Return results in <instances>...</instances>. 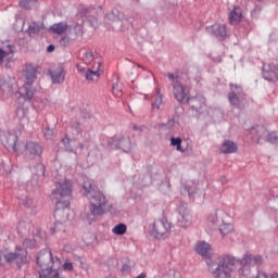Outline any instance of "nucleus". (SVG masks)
Wrapping results in <instances>:
<instances>
[{
	"mask_svg": "<svg viewBox=\"0 0 278 278\" xmlns=\"http://www.w3.org/2000/svg\"><path fill=\"white\" fill-rule=\"evenodd\" d=\"M80 149H84V144H80Z\"/></svg>",
	"mask_w": 278,
	"mask_h": 278,
	"instance_id": "55",
	"label": "nucleus"
},
{
	"mask_svg": "<svg viewBox=\"0 0 278 278\" xmlns=\"http://www.w3.org/2000/svg\"><path fill=\"white\" fill-rule=\"evenodd\" d=\"M220 153H224V155H229L231 153H237L238 152V143L226 139L223 141V143L219 147Z\"/></svg>",
	"mask_w": 278,
	"mask_h": 278,
	"instance_id": "19",
	"label": "nucleus"
},
{
	"mask_svg": "<svg viewBox=\"0 0 278 278\" xmlns=\"http://www.w3.org/2000/svg\"><path fill=\"white\" fill-rule=\"evenodd\" d=\"M62 226H63L62 223L56 222L54 224V227L50 228V233H52V235L58 231V229H60Z\"/></svg>",
	"mask_w": 278,
	"mask_h": 278,
	"instance_id": "43",
	"label": "nucleus"
},
{
	"mask_svg": "<svg viewBox=\"0 0 278 278\" xmlns=\"http://www.w3.org/2000/svg\"><path fill=\"white\" fill-rule=\"evenodd\" d=\"M83 190H85V197L89 201V220H94L97 216H102L105 213V205H108V198L101 192L94 185L92 180H85L83 184Z\"/></svg>",
	"mask_w": 278,
	"mask_h": 278,
	"instance_id": "1",
	"label": "nucleus"
},
{
	"mask_svg": "<svg viewBox=\"0 0 278 278\" xmlns=\"http://www.w3.org/2000/svg\"><path fill=\"white\" fill-rule=\"evenodd\" d=\"M131 127L135 131H142L143 129H146L144 126H138L137 124H131Z\"/></svg>",
	"mask_w": 278,
	"mask_h": 278,
	"instance_id": "45",
	"label": "nucleus"
},
{
	"mask_svg": "<svg viewBox=\"0 0 278 278\" xmlns=\"http://www.w3.org/2000/svg\"><path fill=\"white\" fill-rule=\"evenodd\" d=\"M195 252L198 255H201L202 257H205L206 260H210L212 255V245L205 241H199L195 244Z\"/></svg>",
	"mask_w": 278,
	"mask_h": 278,
	"instance_id": "18",
	"label": "nucleus"
},
{
	"mask_svg": "<svg viewBox=\"0 0 278 278\" xmlns=\"http://www.w3.org/2000/svg\"><path fill=\"white\" fill-rule=\"evenodd\" d=\"M40 31V25H38L36 22H33L28 26V34L29 36H36Z\"/></svg>",
	"mask_w": 278,
	"mask_h": 278,
	"instance_id": "34",
	"label": "nucleus"
},
{
	"mask_svg": "<svg viewBox=\"0 0 278 278\" xmlns=\"http://www.w3.org/2000/svg\"><path fill=\"white\" fill-rule=\"evenodd\" d=\"M184 190L185 192H188V195L191 199H194L195 194H199V192H201V189L199 188V184L192 180H189L185 184Z\"/></svg>",
	"mask_w": 278,
	"mask_h": 278,
	"instance_id": "23",
	"label": "nucleus"
},
{
	"mask_svg": "<svg viewBox=\"0 0 278 278\" xmlns=\"http://www.w3.org/2000/svg\"><path fill=\"white\" fill-rule=\"evenodd\" d=\"M4 260L9 264H13V262H15L18 268H21L23 264H27V250L16 245L15 252H10L5 254Z\"/></svg>",
	"mask_w": 278,
	"mask_h": 278,
	"instance_id": "10",
	"label": "nucleus"
},
{
	"mask_svg": "<svg viewBox=\"0 0 278 278\" xmlns=\"http://www.w3.org/2000/svg\"><path fill=\"white\" fill-rule=\"evenodd\" d=\"M173 229V224L168 222L166 217L154 220L151 235L154 236L156 240H165L170 236Z\"/></svg>",
	"mask_w": 278,
	"mask_h": 278,
	"instance_id": "8",
	"label": "nucleus"
},
{
	"mask_svg": "<svg viewBox=\"0 0 278 278\" xmlns=\"http://www.w3.org/2000/svg\"><path fill=\"white\" fill-rule=\"evenodd\" d=\"M137 278H147V274L142 273Z\"/></svg>",
	"mask_w": 278,
	"mask_h": 278,
	"instance_id": "53",
	"label": "nucleus"
},
{
	"mask_svg": "<svg viewBox=\"0 0 278 278\" xmlns=\"http://www.w3.org/2000/svg\"><path fill=\"white\" fill-rule=\"evenodd\" d=\"M49 73L52 84H64L66 79V70H64V65L58 64Z\"/></svg>",
	"mask_w": 278,
	"mask_h": 278,
	"instance_id": "16",
	"label": "nucleus"
},
{
	"mask_svg": "<svg viewBox=\"0 0 278 278\" xmlns=\"http://www.w3.org/2000/svg\"><path fill=\"white\" fill-rule=\"evenodd\" d=\"M42 146L36 141H27L25 146L24 153L28 160H36V157H41Z\"/></svg>",
	"mask_w": 278,
	"mask_h": 278,
	"instance_id": "13",
	"label": "nucleus"
},
{
	"mask_svg": "<svg viewBox=\"0 0 278 278\" xmlns=\"http://www.w3.org/2000/svg\"><path fill=\"white\" fill-rule=\"evenodd\" d=\"M36 1L38 0H20V8H24V10H31V8L36 5Z\"/></svg>",
	"mask_w": 278,
	"mask_h": 278,
	"instance_id": "32",
	"label": "nucleus"
},
{
	"mask_svg": "<svg viewBox=\"0 0 278 278\" xmlns=\"http://www.w3.org/2000/svg\"><path fill=\"white\" fill-rule=\"evenodd\" d=\"M16 116L23 125H29V110L25 108H18L16 111Z\"/></svg>",
	"mask_w": 278,
	"mask_h": 278,
	"instance_id": "25",
	"label": "nucleus"
},
{
	"mask_svg": "<svg viewBox=\"0 0 278 278\" xmlns=\"http://www.w3.org/2000/svg\"><path fill=\"white\" fill-rule=\"evenodd\" d=\"M263 77L267 81H277L278 80V65L275 64H263Z\"/></svg>",
	"mask_w": 278,
	"mask_h": 278,
	"instance_id": "17",
	"label": "nucleus"
},
{
	"mask_svg": "<svg viewBox=\"0 0 278 278\" xmlns=\"http://www.w3.org/2000/svg\"><path fill=\"white\" fill-rule=\"evenodd\" d=\"M94 12V9H86L85 14L88 16Z\"/></svg>",
	"mask_w": 278,
	"mask_h": 278,
	"instance_id": "49",
	"label": "nucleus"
},
{
	"mask_svg": "<svg viewBox=\"0 0 278 278\" xmlns=\"http://www.w3.org/2000/svg\"><path fill=\"white\" fill-rule=\"evenodd\" d=\"M257 278H278V274L277 273L266 274L264 271H258Z\"/></svg>",
	"mask_w": 278,
	"mask_h": 278,
	"instance_id": "40",
	"label": "nucleus"
},
{
	"mask_svg": "<svg viewBox=\"0 0 278 278\" xmlns=\"http://www.w3.org/2000/svg\"><path fill=\"white\" fill-rule=\"evenodd\" d=\"M101 61H98L94 65V70L87 68L85 78L87 81H94L101 77Z\"/></svg>",
	"mask_w": 278,
	"mask_h": 278,
	"instance_id": "21",
	"label": "nucleus"
},
{
	"mask_svg": "<svg viewBox=\"0 0 278 278\" xmlns=\"http://www.w3.org/2000/svg\"><path fill=\"white\" fill-rule=\"evenodd\" d=\"M251 138L253 142H256L257 144H264V142H270L271 144H275V142L278 140L277 132H269L265 129L264 126H256L252 128Z\"/></svg>",
	"mask_w": 278,
	"mask_h": 278,
	"instance_id": "7",
	"label": "nucleus"
},
{
	"mask_svg": "<svg viewBox=\"0 0 278 278\" xmlns=\"http://www.w3.org/2000/svg\"><path fill=\"white\" fill-rule=\"evenodd\" d=\"M112 233L115 236H125L127 233V225L118 224L112 229Z\"/></svg>",
	"mask_w": 278,
	"mask_h": 278,
	"instance_id": "30",
	"label": "nucleus"
},
{
	"mask_svg": "<svg viewBox=\"0 0 278 278\" xmlns=\"http://www.w3.org/2000/svg\"><path fill=\"white\" fill-rule=\"evenodd\" d=\"M16 140H18V137L12 132H5L1 137V142L7 147V149H13V151H16Z\"/></svg>",
	"mask_w": 278,
	"mask_h": 278,
	"instance_id": "20",
	"label": "nucleus"
},
{
	"mask_svg": "<svg viewBox=\"0 0 278 278\" xmlns=\"http://www.w3.org/2000/svg\"><path fill=\"white\" fill-rule=\"evenodd\" d=\"M77 71L78 73H85L88 71V68L84 67L81 64H77Z\"/></svg>",
	"mask_w": 278,
	"mask_h": 278,
	"instance_id": "46",
	"label": "nucleus"
},
{
	"mask_svg": "<svg viewBox=\"0 0 278 278\" xmlns=\"http://www.w3.org/2000/svg\"><path fill=\"white\" fill-rule=\"evenodd\" d=\"M177 223L178 226L184 229L192 225V215L190 214V211H188V204L182 203L178 206Z\"/></svg>",
	"mask_w": 278,
	"mask_h": 278,
	"instance_id": "11",
	"label": "nucleus"
},
{
	"mask_svg": "<svg viewBox=\"0 0 278 278\" xmlns=\"http://www.w3.org/2000/svg\"><path fill=\"white\" fill-rule=\"evenodd\" d=\"M166 77L172 81L173 96L178 103H188L190 101V87L184 85L179 76L167 73Z\"/></svg>",
	"mask_w": 278,
	"mask_h": 278,
	"instance_id": "5",
	"label": "nucleus"
},
{
	"mask_svg": "<svg viewBox=\"0 0 278 278\" xmlns=\"http://www.w3.org/2000/svg\"><path fill=\"white\" fill-rule=\"evenodd\" d=\"M61 144H63L65 151H73V148L71 147V139L68 137H65L61 140Z\"/></svg>",
	"mask_w": 278,
	"mask_h": 278,
	"instance_id": "39",
	"label": "nucleus"
},
{
	"mask_svg": "<svg viewBox=\"0 0 278 278\" xmlns=\"http://www.w3.org/2000/svg\"><path fill=\"white\" fill-rule=\"evenodd\" d=\"M206 31L207 34H210L211 36H215V38H218L219 40H223L228 36L227 25L225 24L215 23L212 26H207Z\"/></svg>",
	"mask_w": 278,
	"mask_h": 278,
	"instance_id": "15",
	"label": "nucleus"
},
{
	"mask_svg": "<svg viewBox=\"0 0 278 278\" xmlns=\"http://www.w3.org/2000/svg\"><path fill=\"white\" fill-rule=\"evenodd\" d=\"M164 101V96L160 93V89L157 90V93L154 96L152 100V110H160L162 103Z\"/></svg>",
	"mask_w": 278,
	"mask_h": 278,
	"instance_id": "29",
	"label": "nucleus"
},
{
	"mask_svg": "<svg viewBox=\"0 0 278 278\" xmlns=\"http://www.w3.org/2000/svg\"><path fill=\"white\" fill-rule=\"evenodd\" d=\"M70 31H72V34H75V36H81V34H84V28L81 27V25H75L70 27Z\"/></svg>",
	"mask_w": 278,
	"mask_h": 278,
	"instance_id": "38",
	"label": "nucleus"
},
{
	"mask_svg": "<svg viewBox=\"0 0 278 278\" xmlns=\"http://www.w3.org/2000/svg\"><path fill=\"white\" fill-rule=\"evenodd\" d=\"M62 269L67 273H73V270L75 269V266L73 265V262H71V260H66L62 265Z\"/></svg>",
	"mask_w": 278,
	"mask_h": 278,
	"instance_id": "37",
	"label": "nucleus"
},
{
	"mask_svg": "<svg viewBox=\"0 0 278 278\" xmlns=\"http://www.w3.org/2000/svg\"><path fill=\"white\" fill-rule=\"evenodd\" d=\"M47 51L48 53H53V51H55V46L53 45L48 46Z\"/></svg>",
	"mask_w": 278,
	"mask_h": 278,
	"instance_id": "47",
	"label": "nucleus"
},
{
	"mask_svg": "<svg viewBox=\"0 0 278 278\" xmlns=\"http://www.w3.org/2000/svg\"><path fill=\"white\" fill-rule=\"evenodd\" d=\"M16 23H22L21 29H23V27H25V21H23L22 18L16 20Z\"/></svg>",
	"mask_w": 278,
	"mask_h": 278,
	"instance_id": "52",
	"label": "nucleus"
},
{
	"mask_svg": "<svg viewBox=\"0 0 278 278\" xmlns=\"http://www.w3.org/2000/svg\"><path fill=\"white\" fill-rule=\"evenodd\" d=\"M37 166H38L40 173L43 174L45 173V165L38 164Z\"/></svg>",
	"mask_w": 278,
	"mask_h": 278,
	"instance_id": "50",
	"label": "nucleus"
},
{
	"mask_svg": "<svg viewBox=\"0 0 278 278\" xmlns=\"http://www.w3.org/2000/svg\"><path fill=\"white\" fill-rule=\"evenodd\" d=\"M67 29H68V26H66L64 22L53 24L50 27V31H52L53 34H58L59 36H62V34H64V31H66Z\"/></svg>",
	"mask_w": 278,
	"mask_h": 278,
	"instance_id": "28",
	"label": "nucleus"
},
{
	"mask_svg": "<svg viewBox=\"0 0 278 278\" xmlns=\"http://www.w3.org/2000/svg\"><path fill=\"white\" fill-rule=\"evenodd\" d=\"M94 23H96V25H97V18H94Z\"/></svg>",
	"mask_w": 278,
	"mask_h": 278,
	"instance_id": "56",
	"label": "nucleus"
},
{
	"mask_svg": "<svg viewBox=\"0 0 278 278\" xmlns=\"http://www.w3.org/2000/svg\"><path fill=\"white\" fill-rule=\"evenodd\" d=\"M122 273L125 275L127 273H129V266L128 265H123L122 267Z\"/></svg>",
	"mask_w": 278,
	"mask_h": 278,
	"instance_id": "48",
	"label": "nucleus"
},
{
	"mask_svg": "<svg viewBox=\"0 0 278 278\" xmlns=\"http://www.w3.org/2000/svg\"><path fill=\"white\" fill-rule=\"evenodd\" d=\"M254 10H255V12H258L261 10V8L256 7Z\"/></svg>",
	"mask_w": 278,
	"mask_h": 278,
	"instance_id": "54",
	"label": "nucleus"
},
{
	"mask_svg": "<svg viewBox=\"0 0 278 278\" xmlns=\"http://www.w3.org/2000/svg\"><path fill=\"white\" fill-rule=\"evenodd\" d=\"M104 25L106 29H118L119 31H125L129 29V20L125 18V14L118 9H113L110 13H108L104 17Z\"/></svg>",
	"mask_w": 278,
	"mask_h": 278,
	"instance_id": "6",
	"label": "nucleus"
},
{
	"mask_svg": "<svg viewBox=\"0 0 278 278\" xmlns=\"http://www.w3.org/2000/svg\"><path fill=\"white\" fill-rule=\"evenodd\" d=\"M188 103H190L192 110H195V112H201V110L205 108V98L201 96L197 98L189 97Z\"/></svg>",
	"mask_w": 278,
	"mask_h": 278,
	"instance_id": "24",
	"label": "nucleus"
},
{
	"mask_svg": "<svg viewBox=\"0 0 278 278\" xmlns=\"http://www.w3.org/2000/svg\"><path fill=\"white\" fill-rule=\"evenodd\" d=\"M170 144L172 147H176L177 151H180L181 153H184V149L181 148V138L172 137Z\"/></svg>",
	"mask_w": 278,
	"mask_h": 278,
	"instance_id": "36",
	"label": "nucleus"
},
{
	"mask_svg": "<svg viewBox=\"0 0 278 278\" xmlns=\"http://www.w3.org/2000/svg\"><path fill=\"white\" fill-rule=\"evenodd\" d=\"M228 21L230 25H238L242 21V9L240 7H233L228 13Z\"/></svg>",
	"mask_w": 278,
	"mask_h": 278,
	"instance_id": "22",
	"label": "nucleus"
},
{
	"mask_svg": "<svg viewBox=\"0 0 278 278\" xmlns=\"http://www.w3.org/2000/svg\"><path fill=\"white\" fill-rule=\"evenodd\" d=\"M23 75L24 84L18 88L17 94H20L24 101H31V99H34V94H36V87H34V83L38 79V76L36 75V67L31 64H26Z\"/></svg>",
	"mask_w": 278,
	"mask_h": 278,
	"instance_id": "3",
	"label": "nucleus"
},
{
	"mask_svg": "<svg viewBox=\"0 0 278 278\" xmlns=\"http://www.w3.org/2000/svg\"><path fill=\"white\" fill-rule=\"evenodd\" d=\"M85 56L87 58V60H92V53L91 52H86Z\"/></svg>",
	"mask_w": 278,
	"mask_h": 278,
	"instance_id": "51",
	"label": "nucleus"
},
{
	"mask_svg": "<svg viewBox=\"0 0 278 278\" xmlns=\"http://www.w3.org/2000/svg\"><path fill=\"white\" fill-rule=\"evenodd\" d=\"M73 192V182L68 179L60 180L55 184V189L51 193V199L55 203V216L62 212V210H66L71 205L68 201V197H71Z\"/></svg>",
	"mask_w": 278,
	"mask_h": 278,
	"instance_id": "2",
	"label": "nucleus"
},
{
	"mask_svg": "<svg viewBox=\"0 0 278 278\" xmlns=\"http://www.w3.org/2000/svg\"><path fill=\"white\" fill-rule=\"evenodd\" d=\"M72 129H74V131H76L77 134H81V125L79 124V122H74L71 124Z\"/></svg>",
	"mask_w": 278,
	"mask_h": 278,
	"instance_id": "42",
	"label": "nucleus"
},
{
	"mask_svg": "<svg viewBox=\"0 0 278 278\" xmlns=\"http://www.w3.org/2000/svg\"><path fill=\"white\" fill-rule=\"evenodd\" d=\"M109 146L114 147L115 149H121L125 153H129V151H131V139L123 135H116L109 140Z\"/></svg>",
	"mask_w": 278,
	"mask_h": 278,
	"instance_id": "12",
	"label": "nucleus"
},
{
	"mask_svg": "<svg viewBox=\"0 0 278 278\" xmlns=\"http://www.w3.org/2000/svg\"><path fill=\"white\" fill-rule=\"evenodd\" d=\"M18 201L20 205H23L24 207H26V210H34V207H36V202L34 201V199L27 195L18 197Z\"/></svg>",
	"mask_w": 278,
	"mask_h": 278,
	"instance_id": "26",
	"label": "nucleus"
},
{
	"mask_svg": "<svg viewBox=\"0 0 278 278\" xmlns=\"http://www.w3.org/2000/svg\"><path fill=\"white\" fill-rule=\"evenodd\" d=\"M112 92L115 97H123V86L118 83H113Z\"/></svg>",
	"mask_w": 278,
	"mask_h": 278,
	"instance_id": "35",
	"label": "nucleus"
},
{
	"mask_svg": "<svg viewBox=\"0 0 278 278\" xmlns=\"http://www.w3.org/2000/svg\"><path fill=\"white\" fill-rule=\"evenodd\" d=\"M37 264L42 269L62 266V261L59 257L53 258V254L49 250H41L37 256Z\"/></svg>",
	"mask_w": 278,
	"mask_h": 278,
	"instance_id": "9",
	"label": "nucleus"
},
{
	"mask_svg": "<svg viewBox=\"0 0 278 278\" xmlns=\"http://www.w3.org/2000/svg\"><path fill=\"white\" fill-rule=\"evenodd\" d=\"M23 245L26 248H31L34 247V241H31L30 239H25Z\"/></svg>",
	"mask_w": 278,
	"mask_h": 278,
	"instance_id": "44",
	"label": "nucleus"
},
{
	"mask_svg": "<svg viewBox=\"0 0 278 278\" xmlns=\"http://www.w3.org/2000/svg\"><path fill=\"white\" fill-rule=\"evenodd\" d=\"M228 99L230 105L240 108V105L242 104V87L230 84V92L228 93Z\"/></svg>",
	"mask_w": 278,
	"mask_h": 278,
	"instance_id": "14",
	"label": "nucleus"
},
{
	"mask_svg": "<svg viewBox=\"0 0 278 278\" xmlns=\"http://www.w3.org/2000/svg\"><path fill=\"white\" fill-rule=\"evenodd\" d=\"M218 227H219V232L222 233V236H227L228 233H231V231H233V224L224 223V224L219 225Z\"/></svg>",
	"mask_w": 278,
	"mask_h": 278,
	"instance_id": "31",
	"label": "nucleus"
},
{
	"mask_svg": "<svg viewBox=\"0 0 278 278\" xmlns=\"http://www.w3.org/2000/svg\"><path fill=\"white\" fill-rule=\"evenodd\" d=\"M8 50H3L0 49V64L1 62H3L4 58H7V55H10V53H14V47L12 45H8Z\"/></svg>",
	"mask_w": 278,
	"mask_h": 278,
	"instance_id": "33",
	"label": "nucleus"
},
{
	"mask_svg": "<svg viewBox=\"0 0 278 278\" xmlns=\"http://www.w3.org/2000/svg\"><path fill=\"white\" fill-rule=\"evenodd\" d=\"M207 225L210 229H217L220 226V220L218 219V213L213 212L207 218Z\"/></svg>",
	"mask_w": 278,
	"mask_h": 278,
	"instance_id": "27",
	"label": "nucleus"
},
{
	"mask_svg": "<svg viewBox=\"0 0 278 278\" xmlns=\"http://www.w3.org/2000/svg\"><path fill=\"white\" fill-rule=\"evenodd\" d=\"M236 262L238 261L233 256H219L212 270L213 278H231V273L236 270Z\"/></svg>",
	"mask_w": 278,
	"mask_h": 278,
	"instance_id": "4",
	"label": "nucleus"
},
{
	"mask_svg": "<svg viewBox=\"0 0 278 278\" xmlns=\"http://www.w3.org/2000/svg\"><path fill=\"white\" fill-rule=\"evenodd\" d=\"M43 135L47 138V140H51L53 138V129L47 127L43 129Z\"/></svg>",
	"mask_w": 278,
	"mask_h": 278,
	"instance_id": "41",
	"label": "nucleus"
}]
</instances>
